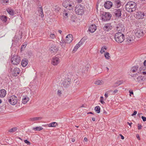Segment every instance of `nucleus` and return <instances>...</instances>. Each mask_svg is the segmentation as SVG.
Returning a JSON list of instances; mask_svg holds the SVG:
<instances>
[{"label":"nucleus","mask_w":146,"mask_h":146,"mask_svg":"<svg viewBox=\"0 0 146 146\" xmlns=\"http://www.w3.org/2000/svg\"><path fill=\"white\" fill-rule=\"evenodd\" d=\"M82 0H76V2L78 3H80L82 2Z\"/></svg>","instance_id":"nucleus-57"},{"label":"nucleus","mask_w":146,"mask_h":146,"mask_svg":"<svg viewBox=\"0 0 146 146\" xmlns=\"http://www.w3.org/2000/svg\"><path fill=\"white\" fill-rule=\"evenodd\" d=\"M140 70H145L146 71V67H145V69H143V68L142 67L140 68Z\"/></svg>","instance_id":"nucleus-58"},{"label":"nucleus","mask_w":146,"mask_h":146,"mask_svg":"<svg viewBox=\"0 0 146 146\" xmlns=\"http://www.w3.org/2000/svg\"><path fill=\"white\" fill-rule=\"evenodd\" d=\"M50 37L51 39H54L56 37V35L54 34H51L50 35Z\"/></svg>","instance_id":"nucleus-43"},{"label":"nucleus","mask_w":146,"mask_h":146,"mask_svg":"<svg viewBox=\"0 0 146 146\" xmlns=\"http://www.w3.org/2000/svg\"><path fill=\"white\" fill-rule=\"evenodd\" d=\"M104 56L106 59H109L110 58V54L108 52H106L105 53Z\"/></svg>","instance_id":"nucleus-37"},{"label":"nucleus","mask_w":146,"mask_h":146,"mask_svg":"<svg viewBox=\"0 0 146 146\" xmlns=\"http://www.w3.org/2000/svg\"><path fill=\"white\" fill-rule=\"evenodd\" d=\"M144 66L146 67V60H145L143 62Z\"/></svg>","instance_id":"nucleus-61"},{"label":"nucleus","mask_w":146,"mask_h":146,"mask_svg":"<svg viewBox=\"0 0 146 146\" xmlns=\"http://www.w3.org/2000/svg\"><path fill=\"white\" fill-rule=\"evenodd\" d=\"M17 129V127H13L9 130V131L11 133H13L16 131Z\"/></svg>","instance_id":"nucleus-36"},{"label":"nucleus","mask_w":146,"mask_h":146,"mask_svg":"<svg viewBox=\"0 0 146 146\" xmlns=\"http://www.w3.org/2000/svg\"><path fill=\"white\" fill-rule=\"evenodd\" d=\"M21 58L18 55L13 56L11 58L12 64L15 65H18L21 62Z\"/></svg>","instance_id":"nucleus-6"},{"label":"nucleus","mask_w":146,"mask_h":146,"mask_svg":"<svg viewBox=\"0 0 146 146\" xmlns=\"http://www.w3.org/2000/svg\"><path fill=\"white\" fill-rule=\"evenodd\" d=\"M143 73L144 75L146 74V71L143 72Z\"/></svg>","instance_id":"nucleus-64"},{"label":"nucleus","mask_w":146,"mask_h":146,"mask_svg":"<svg viewBox=\"0 0 146 146\" xmlns=\"http://www.w3.org/2000/svg\"><path fill=\"white\" fill-rule=\"evenodd\" d=\"M63 15L64 17L65 18H67L68 17V13H67L66 11H64V12L63 13Z\"/></svg>","instance_id":"nucleus-40"},{"label":"nucleus","mask_w":146,"mask_h":146,"mask_svg":"<svg viewBox=\"0 0 146 146\" xmlns=\"http://www.w3.org/2000/svg\"><path fill=\"white\" fill-rule=\"evenodd\" d=\"M95 84L98 85H101L104 84V82L102 80H98L95 82Z\"/></svg>","instance_id":"nucleus-28"},{"label":"nucleus","mask_w":146,"mask_h":146,"mask_svg":"<svg viewBox=\"0 0 146 146\" xmlns=\"http://www.w3.org/2000/svg\"><path fill=\"white\" fill-rule=\"evenodd\" d=\"M43 128L40 126L37 127H33V129L36 131H39L43 130Z\"/></svg>","instance_id":"nucleus-34"},{"label":"nucleus","mask_w":146,"mask_h":146,"mask_svg":"<svg viewBox=\"0 0 146 146\" xmlns=\"http://www.w3.org/2000/svg\"><path fill=\"white\" fill-rule=\"evenodd\" d=\"M28 60L26 59H24L21 62V65L24 67H25L28 64Z\"/></svg>","instance_id":"nucleus-22"},{"label":"nucleus","mask_w":146,"mask_h":146,"mask_svg":"<svg viewBox=\"0 0 146 146\" xmlns=\"http://www.w3.org/2000/svg\"><path fill=\"white\" fill-rule=\"evenodd\" d=\"M104 113L105 114H107V112L106 111L104 110Z\"/></svg>","instance_id":"nucleus-63"},{"label":"nucleus","mask_w":146,"mask_h":146,"mask_svg":"<svg viewBox=\"0 0 146 146\" xmlns=\"http://www.w3.org/2000/svg\"><path fill=\"white\" fill-rule=\"evenodd\" d=\"M94 110L97 113H99L100 112V108L99 106H97L95 107Z\"/></svg>","instance_id":"nucleus-33"},{"label":"nucleus","mask_w":146,"mask_h":146,"mask_svg":"<svg viewBox=\"0 0 146 146\" xmlns=\"http://www.w3.org/2000/svg\"><path fill=\"white\" fill-rule=\"evenodd\" d=\"M84 141H85L87 142L88 141V139L86 137H85L84 138Z\"/></svg>","instance_id":"nucleus-62"},{"label":"nucleus","mask_w":146,"mask_h":146,"mask_svg":"<svg viewBox=\"0 0 146 146\" xmlns=\"http://www.w3.org/2000/svg\"><path fill=\"white\" fill-rule=\"evenodd\" d=\"M123 81L122 80L118 81L115 82V85L114 86L115 87L117 86H118L122 84L123 83Z\"/></svg>","instance_id":"nucleus-32"},{"label":"nucleus","mask_w":146,"mask_h":146,"mask_svg":"<svg viewBox=\"0 0 146 146\" xmlns=\"http://www.w3.org/2000/svg\"><path fill=\"white\" fill-rule=\"evenodd\" d=\"M66 39L65 41V43H70L73 40V36L71 34H69L66 37Z\"/></svg>","instance_id":"nucleus-14"},{"label":"nucleus","mask_w":146,"mask_h":146,"mask_svg":"<svg viewBox=\"0 0 146 146\" xmlns=\"http://www.w3.org/2000/svg\"><path fill=\"white\" fill-rule=\"evenodd\" d=\"M1 3L5 5H7L9 3V0H1Z\"/></svg>","instance_id":"nucleus-39"},{"label":"nucleus","mask_w":146,"mask_h":146,"mask_svg":"<svg viewBox=\"0 0 146 146\" xmlns=\"http://www.w3.org/2000/svg\"><path fill=\"white\" fill-rule=\"evenodd\" d=\"M6 94V91L5 89H2L0 90V97H4Z\"/></svg>","instance_id":"nucleus-21"},{"label":"nucleus","mask_w":146,"mask_h":146,"mask_svg":"<svg viewBox=\"0 0 146 146\" xmlns=\"http://www.w3.org/2000/svg\"><path fill=\"white\" fill-rule=\"evenodd\" d=\"M27 44H23L22 45L21 48V50H23L24 48L26 46Z\"/></svg>","instance_id":"nucleus-46"},{"label":"nucleus","mask_w":146,"mask_h":146,"mask_svg":"<svg viewBox=\"0 0 146 146\" xmlns=\"http://www.w3.org/2000/svg\"><path fill=\"white\" fill-rule=\"evenodd\" d=\"M53 42L52 41L49 44V46L50 47V50L51 51L52 53L56 52L58 50V48L56 46L55 44H53Z\"/></svg>","instance_id":"nucleus-8"},{"label":"nucleus","mask_w":146,"mask_h":146,"mask_svg":"<svg viewBox=\"0 0 146 146\" xmlns=\"http://www.w3.org/2000/svg\"><path fill=\"white\" fill-rule=\"evenodd\" d=\"M126 40L127 42V43L132 42L133 41V38L130 36L126 38Z\"/></svg>","instance_id":"nucleus-29"},{"label":"nucleus","mask_w":146,"mask_h":146,"mask_svg":"<svg viewBox=\"0 0 146 146\" xmlns=\"http://www.w3.org/2000/svg\"><path fill=\"white\" fill-rule=\"evenodd\" d=\"M38 11L39 12H40V13H43V11H42V7H40L39 8V9L38 10Z\"/></svg>","instance_id":"nucleus-48"},{"label":"nucleus","mask_w":146,"mask_h":146,"mask_svg":"<svg viewBox=\"0 0 146 146\" xmlns=\"http://www.w3.org/2000/svg\"><path fill=\"white\" fill-rule=\"evenodd\" d=\"M120 135V136H121V139H124V137H123V135H122L121 134H120L119 135Z\"/></svg>","instance_id":"nucleus-56"},{"label":"nucleus","mask_w":146,"mask_h":146,"mask_svg":"<svg viewBox=\"0 0 146 146\" xmlns=\"http://www.w3.org/2000/svg\"><path fill=\"white\" fill-rule=\"evenodd\" d=\"M127 123L131 127V125L132 124V123H130L129 122H127Z\"/></svg>","instance_id":"nucleus-59"},{"label":"nucleus","mask_w":146,"mask_h":146,"mask_svg":"<svg viewBox=\"0 0 146 146\" xmlns=\"http://www.w3.org/2000/svg\"><path fill=\"white\" fill-rule=\"evenodd\" d=\"M1 19L2 21L6 22L7 20V17L3 15L1 17Z\"/></svg>","instance_id":"nucleus-35"},{"label":"nucleus","mask_w":146,"mask_h":146,"mask_svg":"<svg viewBox=\"0 0 146 146\" xmlns=\"http://www.w3.org/2000/svg\"><path fill=\"white\" fill-rule=\"evenodd\" d=\"M136 8V4L133 2H129L125 5L126 10L129 12L135 11Z\"/></svg>","instance_id":"nucleus-1"},{"label":"nucleus","mask_w":146,"mask_h":146,"mask_svg":"<svg viewBox=\"0 0 146 146\" xmlns=\"http://www.w3.org/2000/svg\"><path fill=\"white\" fill-rule=\"evenodd\" d=\"M141 118L142 119L143 121H146V117L144 116H142L141 117Z\"/></svg>","instance_id":"nucleus-49"},{"label":"nucleus","mask_w":146,"mask_h":146,"mask_svg":"<svg viewBox=\"0 0 146 146\" xmlns=\"http://www.w3.org/2000/svg\"><path fill=\"white\" fill-rule=\"evenodd\" d=\"M96 28L95 24H92L89 27L88 31L91 33H93L96 30Z\"/></svg>","instance_id":"nucleus-19"},{"label":"nucleus","mask_w":146,"mask_h":146,"mask_svg":"<svg viewBox=\"0 0 146 146\" xmlns=\"http://www.w3.org/2000/svg\"><path fill=\"white\" fill-rule=\"evenodd\" d=\"M62 94L61 91L60 90H58V91L57 94L59 95L60 96Z\"/></svg>","instance_id":"nucleus-52"},{"label":"nucleus","mask_w":146,"mask_h":146,"mask_svg":"<svg viewBox=\"0 0 146 146\" xmlns=\"http://www.w3.org/2000/svg\"><path fill=\"white\" fill-rule=\"evenodd\" d=\"M86 40V38L83 37L80 40V41L78 43L81 46L84 43L85 41Z\"/></svg>","instance_id":"nucleus-30"},{"label":"nucleus","mask_w":146,"mask_h":146,"mask_svg":"<svg viewBox=\"0 0 146 146\" xmlns=\"http://www.w3.org/2000/svg\"><path fill=\"white\" fill-rule=\"evenodd\" d=\"M24 142L25 143L27 144V145H31V143L28 141L27 140H25L24 141Z\"/></svg>","instance_id":"nucleus-44"},{"label":"nucleus","mask_w":146,"mask_h":146,"mask_svg":"<svg viewBox=\"0 0 146 146\" xmlns=\"http://www.w3.org/2000/svg\"><path fill=\"white\" fill-rule=\"evenodd\" d=\"M71 83V80L68 77H67L63 81L62 84L63 86L65 88H68Z\"/></svg>","instance_id":"nucleus-9"},{"label":"nucleus","mask_w":146,"mask_h":146,"mask_svg":"<svg viewBox=\"0 0 146 146\" xmlns=\"http://www.w3.org/2000/svg\"><path fill=\"white\" fill-rule=\"evenodd\" d=\"M103 97L102 96H101L100 97V102L102 104H104L105 103V102L103 101Z\"/></svg>","instance_id":"nucleus-45"},{"label":"nucleus","mask_w":146,"mask_h":146,"mask_svg":"<svg viewBox=\"0 0 146 146\" xmlns=\"http://www.w3.org/2000/svg\"><path fill=\"white\" fill-rule=\"evenodd\" d=\"M8 100L9 103L13 105L17 104L18 101L17 97L15 95H12L8 97Z\"/></svg>","instance_id":"nucleus-4"},{"label":"nucleus","mask_w":146,"mask_h":146,"mask_svg":"<svg viewBox=\"0 0 146 146\" xmlns=\"http://www.w3.org/2000/svg\"><path fill=\"white\" fill-rule=\"evenodd\" d=\"M112 91V90H110L108 91V92H106L104 95L106 97V98H107L108 97V93H109Z\"/></svg>","instance_id":"nucleus-41"},{"label":"nucleus","mask_w":146,"mask_h":146,"mask_svg":"<svg viewBox=\"0 0 146 146\" xmlns=\"http://www.w3.org/2000/svg\"><path fill=\"white\" fill-rule=\"evenodd\" d=\"M137 111H136L135 110L134 111L133 113L131 115L133 116L134 115H135L137 114Z\"/></svg>","instance_id":"nucleus-50"},{"label":"nucleus","mask_w":146,"mask_h":146,"mask_svg":"<svg viewBox=\"0 0 146 146\" xmlns=\"http://www.w3.org/2000/svg\"><path fill=\"white\" fill-rule=\"evenodd\" d=\"M57 125V123L56 122H53L48 124V126L49 127H55Z\"/></svg>","instance_id":"nucleus-31"},{"label":"nucleus","mask_w":146,"mask_h":146,"mask_svg":"<svg viewBox=\"0 0 146 146\" xmlns=\"http://www.w3.org/2000/svg\"><path fill=\"white\" fill-rule=\"evenodd\" d=\"M124 26L121 23H119L117 26V30L119 32H121L124 30Z\"/></svg>","instance_id":"nucleus-17"},{"label":"nucleus","mask_w":146,"mask_h":146,"mask_svg":"<svg viewBox=\"0 0 146 146\" xmlns=\"http://www.w3.org/2000/svg\"><path fill=\"white\" fill-rule=\"evenodd\" d=\"M58 55H56L52 58V63L54 65H56L60 62V60L58 58Z\"/></svg>","instance_id":"nucleus-11"},{"label":"nucleus","mask_w":146,"mask_h":146,"mask_svg":"<svg viewBox=\"0 0 146 146\" xmlns=\"http://www.w3.org/2000/svg\"><path fill=\"white\" fill-rule=\"evenodd\" d=\"M112 28V27L111 23H107L105 25L103 29L104 31H108L111 30Z\"/></svg>","instance_id":"nucleus-13"},{"label":"nucleus","mask_w":146,"mask_h":146,"mask_svg":"<svg viewBox=\"0 0 146 146\" xmlns=\"http://www.w3.org/2000/svg\"><path fill=\"white\" fill-rule=\"evenodd\" d=\"M135 36L138 38L143 36L144 34L143 30L140 28H137L135 30Z\"/></svg>","instance_id":"nucleus-7"},{"label":"nucleus","mask_w":146,"mask_h":146,"mask_svg":"<svg viewBox=\"0 0 146 146\" xmlns=\"http://www.w3.org/2000/svg\"><path fill=\"white\" fill-rule=\"evenodd\" d=\"M136 137L139 140H140V137L138 134H137L136 135Z\"/></svg>","instance_id":"nucleus-60"},{"label":"nucleus","mask_w":146,"mask_h":146,"mask_svg":"<svg viewBox=\"0 0 146 146\" xmlns=\"http://www.w3.org/2000/svg\"><path fill=\"white\" fill-rule=\"evenodd\" d=\"M129 92L130 96H131V94H133V91H131L130 90H129Z\"/></svg>","instance_id":"nucleus-54"},{"label":"nucleus","mask_w":146,"mask_h":146,"mask_svg":"<svg viewBox=\"0 0 146 146\" xmlns=\"http://www.w3.org/2000/svg\"><path fill=\"white\" fill-rule=\"evenodd\" d=\"M80 46V44H78V43L76 44V46L74 47L73 50L74 51H76L77 49Z\"/></svg>","instance_id":"nucleus-38"},{"label":"nucleus","mask_w":146,"mask_h":146,"mask_svg":"<svg viewBox=\"0 0 146 146\" xmlns=\"http://www.w3.org/2000/svg\"><path fill=\"white\" fill-rule=\"evenodd\" d=\"M21 71V70L19 68L15 67L12 71V74L13 76L16 77L19 74Z\"/></svg>","instance_id":"nucleus-10"},{"label":"nucleus","mask_w":146,"mask_h":146,"mask_svg":"<svg viewBox=\"0 0 146 146\" xmlns=\"http://www.w3.org/2000/svg\"><path fill=\"white\" fill-rule=\"evenodd\" d=\"M104 49L106 50L107 48H105L104 46L102 47L101 48V51H100V52L101 54H103V53L105 52V51L104 50Z\"/></svg>","instance_id":"nucleus-42"},{"label":"nucleus","mask_w":146,"mask_h":146,"mask_svg":"<svg viewBox=\"0 0 146 146\" xmlns=\"http://www.w3.org/2000/svg\"><path fill=\"white\" fill-rule=\"evenodd\" d=\"M114 38L116 42L119 43L123 41L125 39V36L121 33L119 32L115 34Z\"/></svg>","instance_id":"nucleus-2"},{"label":"nucleus","mask_w":146,"mask_h":146,"mask_svg":"<svg viewBox=\"0 0 146 146\" xmlns=\"http://www.w3.org/2000/svg\"><path fill=\"white\" fill-rule=\"evenodd\" d=\"M142 128V126L141 125L138 124V128L139 130L141 129Z\"/></svg>","instance_id":"nucleus-47"},{"label":"nucleus","mask_w":146,"mask_h":146,"mask_svg":"<svg viewBox=\"0 0 146 146\" xmlns=\"http://www.w3.org/2000/svg\"><path fill=\"white\" fill-rule=\"evenodd\" d=\"M41 117H35L30 119V121H35L36 120H40L42 119Z\"/></svg>","instance_id":"nucleus-27"},{"label":"nucleus","mask_w":146,"mask_h":146,"mask_svg":"<svg viewBox=\"0 0 146 146\" xmlns=\"http://www.w3.org/2000/svg\"><path fill=\"white\" fill-rule=\"evenodd\" d=\"M111 15L108 12H103L101 15L102 20L103 21H107L110 19Z\"/></svg>","instance_id":"nucleus-5"},{"label":"nucleus","mask_w":146,"mask_h":146,"mask_svg":"<svg viewBox=\"0 0 146 146\" xmlns=\"http://www.w3.org/2000/svg\"><path fill=\"white\" fill-rule=\"evenodd\" d=\"M113 5V3L110 1H107L105 2L104 4V7L107 9H110L112 7Z\"/></svg>","instance_id":"nucleus-12"},{"label":"nucleus","mask_w":146,"mask_h":146,"mask_svg":"<svg viewBox=\"0 0 146 146\" xmlns=\"http://www.w3.org/2000/svg\"><path fill=\"white\" fill-rule=\"evenodd\" d=\"M84 7L80 5H77L75 7V11L78 15H82L84 13Z\"/></svg>","instance_id":"nucleus-3"},{"label":"nucleus","mask_w":146,"mask_h":146,"mask_svg":"<svg viewBox=\"0 0 146 146\" xmlns=\"http://www.w3.org/2000/svg\"><path fill=\"white\" fill-rule=\"evenodd\" d=\"M113 5H115L117 8L119 7L121 5V3L119 0H113Z\"/></svg>","instance_id":"nucleus-20"},{"label":"nucleus","mask_w":146,"mask_h":146,"mask_svg":"<svg viewBox=\"0 0 146 146\" xmlns=\"http://www.w3.org/2000/svg\"><path fill=\"white\" fill-rule=\"evenodd\" d=\"M134 80L136 82H140L143 80V78L142 76H139L137 77H135L134 78Z\"/></svg>","instance_id":"nucleus-24"},{"label":"nucleus","mask_w":146,"mask_h":146,"mask_svg":"<svg viewBox=\"0 0 146 146\" xmlns=\"http://www.w3.org/2000/svg\"><path fill=\"white\" fill-rule=\"evenodd\" d=\"M121 9H115L114 10V13L115 15L117 17H120L121 15Z\"/></svg>","instance_id":"nucleus-18"},{"label":"nucleus","mask_w":146,"mask_h":146,"mask_svg":"<svg viewBox=\"0 0 146 146\" xmlns=\"http://www.w3.org/2000/svg\"><path fill=\"white\" fill-rule=\"evenodd\" d=\"M62 5L65 7L66 9L70 10H72L74 6V4L72 5L71 4H69L68 3L66 4L65 3H62Z\"/></svg>","instance_id":"nucleus-15"},{"label":"nucleus","mask_w":146,"mask_h":146,"mask_svg":"<svg viewBox=\"0 0 146 146\" xmlns=\"http://www.w3.org/2000/svg\"><path fill=\"white\" fill-rule=\"evenodd\" d=\"M39 15L41 17H43L44 15L43 13H40Z\"/></svg>","instance_id":"nucleus-53"},{"label":"nucleus","mask_w":146,"mask_h":146,"mask_svg":"<svg viewBox=\"0 0 146 146\" xmlns=\"http://www.w3.org/2000/svg\"><path fill=\"white\" fill-rule=\"evenodd\" d=\"M7 12L11 15H13L14 13L13 10L11 8H8L6 9Z\"/></svg>","instance_id":"nucleus-25"},{"label":"nucleus","mask_w":146,"mask_h":146,"mask_svg":"<svg viewBox=\"0 0 146 146\" xmlns=\"http://www.w3.org/2000/svg\"><path fill=\"white\" fill-rule=\"evenodd\" d=\"M29 98L27 96H24L22 98V103L24 104H26L29 100Z\"/></svg>","instance_id":"nucleus-23"},{"label":"nucleus","mask_w":146,"mask_h":146,"mask_svg":"<svg viewBox=\"0 0 146 146\" xmlns=\"http://www.w3.org/2000/svg\"><path fill=\"white\" fill-rule=\"evenodd\" d=\"M118 90H115L113 92V94H115L117 92Z\"/></svg>","instance_id":"nucleus-55"},{"label":"nucleus","mask_w":146,"mask_h":146,"mask_svg":"<svg viewBox=\"0 0 146 146\" xmlns=\"http://www.w3.org/2000/svg\"><path fill=\"white\" fill-rule=\"evenodd\" d=\"M138 68V66H135L133 67L131 70V72H132L133 73L137 71V69Z\"/></svg>","instance_id":"nucleus-26"},{"label":"nucleus","mask_w":146,"mask_h":146,"mask_svg":"<svg viewBox=\"0 0 146 146\" xmlns=\"http://www.w3.org/2000/svg\"><path fill=\"white\" fill-rule=\"evenodd\" d=\"M60 8L58 7L56 8L55 9V11L56 12H58L60 10Z\"/></svg>","instance_id":"nucleus-51"},{"label":"nucleus","mask_w":146,"mask_h":146,"mask_svg":"<svg viewBox=\"0 0 146 146\" xmlns=\"http://www.w3.org/2000/svg\"><path fill=\"white\" fill-rule=\"evenodd\" d=\"M144 13L141 12H137L135 18L137 19H142L144 16Z\"/></svg>","instance_id":"nucleus-16"}]
</instances>
